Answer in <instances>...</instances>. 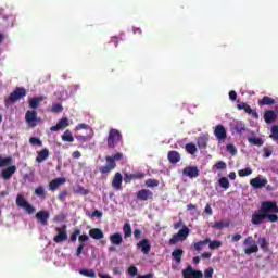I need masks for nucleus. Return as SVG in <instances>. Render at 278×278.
Returning a JSON list of instances; mask_svg holds the SVG:
<instances>
[{
	"label": "nucleus",
	"mask_w": 278,
	"mask_h": 278,
	"mask_svg": "<svg viewBox=\"0 0 278 278\" xmlns=\"http://www.w3.org/2000/svg\"><path fill=\"white\" fill-rule=\"evenodd\" d=\"M29 143L33 144V146L37 144V147H42V141L37 137H30L29 138Z\"/></svg>",
	"instance_id": "5fc2aeb1"
},
{
	"label": "nucleus",
	"mask_w": 278,
	"mask_h": 278,
	"mask_svg": "<svg viewBox=\"0 0 278 278\" xmlns=\"http://www.w3.org/2000/svg\"><path fill=\"white\" fill-rule=\"evenodd\" d=\"M257 244L260 245L264 253H268V251H270V243L265 237H260L257 239Z\"/></svg>",
	"instance_id": "b1692460"
},
{
	"label": "nucleus",
	"mask_w": 278,
	"mask_h": 278,
	"mask_svg": "<svg viewBox=\"0 0 278 278\" xmlns=\"http://www.w3.org/2000/svg\"><path fill=\"white\" fill-rule=\"evenodd\" d=\"M66 197H68V191L64 189L58 194V200L64 202L66 201Z\"/></svg>",
	"instance_id": "864d4df0"
},
{
	"label": "nucleus",
	"mask_w": 278,
	"mask_h": 278,
	"mask_svg": "<svg viewBox=\"0 0 278 278\" xmlns=\"http://www.w3.org/2000/svg\"><path fill=\"white\" fill-rule=\"evenodd\" d=\"M128 274L130 275V277H136V275H138V267L137 266L128 267Z\"/></svg>",
	"instance_id": "052dcab7"
},
{
	"label": "nucleus",
	"mask_w": 278,
	"mask_h": 278,
	"mask_svg": "<svg viewBox=\"0 0 278 278\" xmlns=\"http://www.w3.org/2000/svg\"><path fill=\"white\" fill-rule=\"evenodd\" d=\"M45 99L42 97H37V98H33L29 101V108H31L33 110H36L38 108V105H40V103H42Z\"/></svg>",
	"instance_id": "7c9ffc66"
},
{
	"label": "nucleus",
	"mask_w": 278,
	"mask_h": 278,
	"mask_svg": "<svg viewBox=\"0 0 278 278\" xmlns=\"http://www.w3.org/2000/svg\"><path fill=\"white\" fill-rule=\"evenodd\" d=\"M28 202L27 200H25V197H23V194H17L16 197V205L18 207H23L24 205H26Z\"/></svg>",
	"instance_id": "c03bdc74"
},
{
	"label": "nucleus",
	"mask_w": 278,
	"mask_h": 278,
	"mask_svg": "<svg viewBox=\"0 0 278 278\" xmlns=\"http://www.w3.org/2000/svg\"><path fill=\"white\" fill-rule=\"evenodd\" d=\"M25 121L30 127H36V121H38V112L27 111L25 114Z\"/></svg>",
	"instance_id": "ddd939ff"
},
{
	"label": "nucleus",
	"mask_w": 278,
	"mask_h": 278,
	"mask_svg": "<svg viewBox=\"0 0 278 278\" xmlns=\"http://www.w3.org/2000/svg\"><path fill=\"white\" fill-rule=\"evenodd\" d=\"M80 235H81V230L75 229L70 237L71 242H77V236H80Z\"/></svg>",
	"instance_id": "6e6d98bb"
},
{
	"label": "nucleus",
	"mask_w": 278,
	"mask_h": 278,
	"mask_svg": "<svg viewBox=\"0 0 278 278\" xmlns=\"http://www.w3.org/2000/svg\"><path fill=\"white\" fill-rule=\"evenodd\" d=\"M118 142H123V135L121 134V131H118V129L112 128L109 131V136L106 138V144L109 149H114V147H116Z\"/></svg>",
	"instance_id": "f03ea898"
},
{
	"label": "nucleus",
	"mask_w": 278,
	"mask_h": 278,
	"mask_svg": "<svg viewBox=\"0 0 278 278\" xmlns=\"http://www.w3.org/2000/svg\"><path fill=\"white\" fill-rule=\"evenodd\" d=\"M226 151H228V153L232 155H238V149L236 148V146H233V143H228L226 146Z\"/></svg>",
	"instance_id": "8fccbe9b"
},
{
	"label": "nucleus",
	"mask_w": 278,
	"mask_h": 278,
	"mask_svg": "<svg viewBox=\"0 0 278 278\" xmlns=\"http://www.w3.org/2000/svg\"><path fill=\"white\" fill-rule=\"evenodd\" d=\"M51 112H54L55 114H60V112H64V106H62L61 103H54L52 104Z\"/></svg>",
	"instance_id": "de8ad7c7"
},
{
	"label": "nucleus",
	"mask_w": 278,
	"mask_h": 278,
	"mask_svg": "<svg viewBox=\"0 0 278 278\" xmlns=\"http://www.w3.org/2000/svg\"><path fill=\"white\" fill-rule=\"evenodd\" d=\"M167 160L170 162V164H177V163L181 162V154H179L175 150H172L167 154Z\"/></svg>",
	"instance_id": "5701e85b"
},
{
	"label": "nucleus",
	"mask_w": 278,
	"mask_h": 278,
	"mask_svg": "<svg viewBox=\"0 0 278 278\" xmlns=\"http://www.w3.org/2000/svg\"><path fill=\"white\" fill-rule=\"evenodd\" d=\"M271 140H274L275 142L278 141V126L274 125L271 127V135H270Z\"/></svg>",
	"instance_id": "3c124183"
},
{
	"label": "nucleus",
	"mask_w": 278,
	"mask_h": 278,
	"mask_svg": "<svg viewBox=\"0 0 278 278\" xmlns=\"http://www.w3.org/2000/svg\"><path fill=\"white\" fill-rule=\"evenodd\" d=\"M49 159V149L43 148L41 151L37 152L36 162L37 164H42L46 160Z\"/></svg>",
	"instance_id": "412c9836"
},
{
	"label": "nucleus",
	"mask_w": 278,
	"mask_h": 278,
	"mask_svg": "<svg viewBox=\"0 0 278 278\" xmlns=\"http://www.w3.org/2000/svg\"><path fill=\"white\" fill-rule=\"evenodd\" d=\"M88 240H90V237H88V235H80L78 237V242L80 243L88 242Z\"/></svg>",
	"instance_id": "69168bd1"
},
{
	"label": "nucleus",
	"mask_w": 278,
	"mask_h": 278,
	"mask_svg": "<svg viewBox=\"0 0 278 278\" xmlns=\"http://www.w3.org/2000/svg\"><path fill=\"white\" fill-rule=\"evenodd\" d=\"M215 168H217V170H225V168H227V163H225V161H219L215 164Z\"/></svg>",
	"instance_id": "bf43d9fd"
},
{
	"label": "nucleus",
	"mask_w": 278,
	"mask_h": 278,
	"mask_svg": "<svg viewBox=\"0 0 278 278\" xmlns=\"http://www.w3.org/2000/svg\"><path fill=\"white\" fill-rule=\"evenodd\" d=\"M79 274L83 275L84 277H97V273H94L93 269H80Z\"/></svg>",
	"instance_id": "4c0bfd02"
},
{
	"label": "nucleus",
	"mask_w": 278,
	"mask_h": 278,
	"mask_svg": "<svg viewBox=\"0 0 278 278\" xmlns=\"http://www.w3.org/2000/svg\"><path fill=\"white\" fill-rule=\"evenodd\" d=\"M205 214H207V216H212V214H214V211L212 210V205L206 204L205 208H204Z\"/></svg>",
	"instance_id": "0e129e2a"
},
{
	"label": "nucleus",
	"mask_w": 278,
	"mask_h": 278,
	"mask_svg": "<svg viewBox=\"0 0 278 278\" xmlns=\"http://www.w3.org/2000/svg\"><path fill=\"white\" fill-rule=\"evenodd\" d=\"M243 244H244V247H248L244 249L245 255H251V254L257 253V251H260V247L257 245V243L253 240V238L251 236L247 237L243 240Z\"/></svg>",
	"instance_id": "20e7f679"
},
{
	"label": "nucleus",
	"mask_w": 278,
	"mask_h": 278,
	"mask_svg": "<svg viewBox=\"0 0 278 278\" xmlns=\"http://www.w3.org/2000/svg\"><path fill=\"white\" fill-rule=\"evenodd\" d=\"M124 238H131V224L125 223L123 226Z\"/></svg>",
	"instance_id": "72a5a7b5"
},
{
	"label": "nucleus",
	"mask_w": 278,
	"mask_h": 278,
	"mask_svg": "<svg viewBox=\"0 0 278 278\" xmlns=\"http://www.w3.org/2000/svg\"><path fill=\"white\" fill-rule=\"evenodd\" d=\"M207 142H210V135H201L197 139V146L200 149H207Z\"/></svg>",
	"instance_id": "aec40b11"
},
{
	"label": "nucleus",
	"mask_w": 278,
	"mask_h": 278,
	"mask_svg": "<svg viewBox=\"0 0 278 278\" xmlns=\"http://www.w3.org/2000/svg\"><path fill=\"white\" fill-rule=\"evenodd\" d=\"M172 257L176 264H181V257H184V250L181 248H177L172 252Z\"/></svg>",
	"instance_id": "bb28decb"
},
{
	"label": "nucleus",
	"mask_w": 278,
	"mask_h": 278,
	"mask_svg": "<svg viewBox=\"0 0 278 278\" xmlns=\"http://www.w3.org/2000/svg\"><path fill=\"white\" fill-rule=\"evenodd\" d=\"M35 216L37 218V222L40 223V225H42L43 227H47V225H49V211L41 210L37 212Z\"/></svg>",
	"instance_id": "9d476101"
},
{
	"label": "nucleus",
	"mask_w": 278,
	"mask_h": 278,
	"mask_svg": "<svg viewBox=\"0 0 278 278\" xmlns=\"http://www.w3.org/2000/svg\"><path fill=\"white\" fill-rule=\"evenodd\" d=\"M105 160H106V165L99 167V173H101L102 175H108L112 173L114 168H116V162H114L112 156H106Z\"/></svg>",
	"instance_id": "423d86ee"
},
{
	"label": "nucleus",
	"mask_w": 278,
	"mask_h": 278,
	"mask_svg": "<svg viewBox=\"0 0 278 278\" xmlns=\"http://www.w3.org/2000/svg\"><path fill=\"white\" fill-rule=\"evenodd\" d=\"M68 125V118L63 117L56 123V125L50 127V131H60V129H65Z\"/></svg>",
	"instance_id": "dca6fc26"
},
{
	"label": "nucleus",
	"mask_w": 278,
	"mask_h": 278,
	"mask_svg": "<svg viewBox=\"0 0 278 278\" xmlns=\"http://www.w3.org/2000/svg\"><path fill=\"white\" fill-rule=\"evenodd\" d=\"M146 186L148 188H157L160 186V181L157 179H147Z\"/></svg>",
	"instance_id": "a18cd8bd"
},
{
	"label": "nucleus",
	"mask_w": 278,
	"mask_h": 278,
	"mask_svg": "<svg viewBox=\"0 0 278 278\" xmlns=\"http://www.w3.org/2000/svg\"><path fill=\"white\" fill-rule=\"evenodd\" d=\"M223 247V242L220 240H213L208 242V248L214 251L216 249H220Z\"/></svg>",
	"instance_id": "58836bf2"
},
{
	"label": "nucleus",
	"mask_w": 278,
	"mask_h": 278,
	"mask_svg": "<svg viewBox=\"0 0 278 278\" xmlns=\"http://www.w3.org/2000/svg\"><path fill=\"white\" fill-rule=\"evenodd\" d=\"M24 97H27V90L23 87H16L4 101L5 103H16V101H21Z\"/></svg>",
	"instance_id": "7ed1b4c3"
},
{
	"label": "nucleus",
	"mask_w": 278,
	"mask_h": 278,
	"mask_svg": "<svg viewBox=\"0 0 278 278\" xmlns=\"http://www.w3.org/2000/svg\"><path fill=\"white\" fill-rule=\"evenodd\" d=\"M225 227H229L228 222L219 220V222H215L214 225H213L214 229H225Z\"/></svg>",
	"instance_id": "37998d69"
},
{
	"label": "nucleus",
	"mask_w": 278,
	"mask_h": 278,
	"mask_svg": "<svg viewBox=\"0 0 278 278\" xmlns=\"http://www.w3.org/2000/svg\"><path fill=\"white\" fill-rule=\"evenodd\" d=\"M258 105H260V108H262L264 105H275V99H273L268 96H264L261 100H258Z\"/></svg>",
	"instance_id": "cd10ccee"
},
{
	"label": "nucleus",
	"mask_w": 278,
	"mask_h": 278,
	"mask_svg": "<svg viewBox=\"0 0 278 278\" xmlns=\"http://www.w3.org/2000/svg\"><path fill=\"white\" fill-rule=\"evenodd\" d=\"M218 184H219L220 188H224V190H228L229 179H227V177L219 178Z\"/></svg>",
	"instance_id": "49530a36"
},
{
	"label": "nucleus",
	"mask_w": 278,
	"mask_h": 278,
	"mask_svg": "<svg viewBox=\"0 0 278 278\" xmlns=\"http://www.w3.org/2000/svg\"><path fill=\"white\" fill-rule=\"evenodd\" d=\"M136 278H153V274L152 273H149V274H146V275H139L137 276Z\"/></svg>",
	"instance_id": "774afa93"
},
{
	"label": "nucleus",
	"mask_w": 278,
	"mask_h": 278,
	"mask_svg": "<svg viewBox=\"0 0 278 278\" xmlns=\"http://www.w3.org/2000/svg\"><path fill=\"white\" fill-rule=\"evenodd\" d=\"M239 177H249V175H253V169L251 167H245L238 172Z\"/></svg>",
	"instance_id": "79ce46f5"
},
{
	"label": "nucleus",
	"mask_w": 278,
	"mask_h": 278,
	"mask_svg": "<svg viewBox=\"0 0 278 278\" xmlns=\"http://www.w3.org/2000/svg\"><path fill=\"white\" fill-rule=\"evenodd\" d=\"M66 184V178H54L52 181L49 182V188L52 192H55L59 186H64Z\"/></svg>",
	"instance_id": "4be33fe9"
},
{
	"label": "nucleus",
	"mask_w": 278,
	"mask_h": 278,
	"mask_svg": "<svg viewBox=\"0 0 278 278\" xmlns=\"http://www.w3.org/2000/svg\"><path fill=\"white\" fill-rule=\"evenodd\" d=\"M112 186L115 190H123V175H121V173H115Z\"/></svg>",
	"instance_id": "2eb2a0df"
},
{
	"label": "nucleus",
	"mask_w": 278,
	"mask_h": 278,
	"mask_svg": "<svg viewBox=\"0 0 278 278\" xmlns=\"http://www.w3.org/2000/svg\"><path fill=\"white\" fill-rule=\"evenodd\" d=\"M34 194H36V197H38L39 199H45V194H46V192H45V187H42V186H38L36 189H35V191H34Z\"/></svg>",
	"instance_id": "ea45409f"
},
{
	"label": "nucleus",
	"mask_w": 278,
	"mask_h": 278,
	"mask_svg": "<svg viewBox=\"0 0 278 278\" xmlns=\"http://www.w3.org/2000/svg\"><path fill=\"white\" fill-rule=\"evenodd\" d=\"M238 110H244L245 114H251L252 109L251 105L247 104L245 102H241L237 104Z\"/></svg>",
	"instance_id": "e433bc0d"
},
{
	"label": "nucleus",
	"mask_w": 278,
	"mask_h": 278,
	"mask_svg": "<svg viewBox=\"0 0 278 278\" xmlns=\"http://www.w3.org/2000/svg\"><path fill=\"white\" fill-rule=\"evenodd\" d=\"M277 118V114H275V111L268 110L264 113V121L265 123H273Z\"/></svg>",
	"instance_id": "c85d7f7f"
},
{
	"label": "nucleus",
	"mask_w": 278,
	"mask_h": 278,
	"mask_svg": "<svg viewBox=\"0 0 278 278\" xmlns=\"http://www.w3.org/2000/svg\"><path fill=\"white\" fill-rule=\"evenodd\" d=\"M242 240V235L236 233L231 236V242H240Z\"/></svg>",
	"instance_id": "e2e57ef3"
},
{
	"label": "nucleus",
	"mask_w": 278,
	"mask_h": 278,
	"mask_svg": "<svg viewBox=\"0 0 278 278\" xmlns=\"http://www.w3.org/2000/svg\"><path fill=\"white\" fill-rule=\"evenodd\" d=\"M111 157L113 159V162H118V161L123 160V153L117 152L116 154H114Z\"/></svg>",
	"instance_id": "338daca9"
},
{
	"label": "nucleus",
	"mask_w": 278,
	"mask_h": 278,
	"mask_svg": "<svg viewBox=\"0 0 278 278\" xmlns=\"http://www.w3.org/2000/svg\"><path fill=\"white\" fill-rule=\"evenodd\" d=\"M177 235L184 240H186V238H188V236H190V229L187 226H184L178 232Z\"/></svg>",
	"instance_id": "c9c22d12"
},
{
	"label": "nucleus",
	"mask_w": 278,
	"mask_h": 278,
	"mask_svg": "<svg viewBox=\"0 0 278 278\" xmlns=\"http://www.w3.org/2000/svg\"><path fill=\"white\" fill-rule=\"evenodd\" d=\"M61 138L63 142H75V138L73 137V132H71V130H65Z\"/></svg>",
	"instance_id": "473e14b6"
},
{
	"label": "nucleus",
	"mask_w": 278,
	"mask_h": 278,
	"mask_svg": "<svg viewBox=\"0 0 278 278\" xmlns=\"http://www.w3.org/2000/svg\"><path fill=\"white\" fill-rule=\"evenodd\" d=\"M56 236L53 238V241L56 242V244H60V242H64L68 240V233L66 232V225H63L62 227L55 228Z\"/></svg>",
	"instance_id": "39448f33"
},
{
	"label": "nucleus",
	"mask_w": 278,
	"mask_h": 278,
	"mask_svg": "<svg viewBox=\"0 0 278 278\" xmlns=\"http://www.w3.org/2000/svg\"><path fill=\"white\" fill-rule=\"evenodd\" d=\"M137 249H141V253L143 255H149L151 253V243L149 242V239H142L137 243Z\"/></svg>",
	"instance_id": "4468645a"
},
{
	"label": "nucleus",
	"mask_w": 278,
	"mask_h": 278,
	"mask_svg": "<svg viewBox=\"0 0 278 278\" xmlns=\"http://www.w3.org/2000/svg\"><path fill=\"white\" fill-rule=\"evenodd\" d=\"M204 277L205 278H212L214 277V268L213 267H207L205 270H204Z\"/></svg>",
	"instance_id": "4d7b16f0"
},
{
	"label": "nucleus",
	"mask_w": 278,
	"mask_h": 278,
	"mask_svg": "<svg viewBox=\"0 0 278 278\" xmlns=\"http://www.w3.org/2000/svg\"><path fill=\"white\" fill-rule=\"evenodd\" d=\"M110 242L114 247H121V244H123V235H121L119 232L111 235Z\"/></svg>",
	"instance_id": "393cba45"
},
{
	"label": "nucleus",
	"mask_w": 278,
	"mask_h": 278,
	"mask_svg": "<svg viewBox=\"0 0 278 278\" xmlns=\"http://www.w3.org/2000/svg\"><path fill=\"white\" fill-rule=\"evenodd\" d=\"M134 179H144V173H136V174H125L124 181L125 184H131Z\"/></svg>",
	"instance_id": "a211bd4d"
},
{
	"label": "nucleus",
	"mask_w": 278,
	"mask_h": 278,
	"mask_svg": "<svg viewBox=\"0 0 278 278\" xmlns=\"http://www.w3.org/2000/svg\"><path fill=\"white\" fill-rule=\"evenodd\" d=\"M278 205L275 201H264L260 210L252 214V225H262L265 220L268 223H277L278 220Z\"/></svg>",
	"instance_id": "f257e3e1"
},
{
	"label": "nucleus",
	"mask_w": 278,
	"mask_h": 278,
	"mask_svg": "<svg viewBox=\"0 0 278 278\" xmlns=\"http://www.w3.org/2000/svg\"><path fill=\"white\" fill-rule=\"evenodd\" d=\"M233 131L238 134L239 136H242L247 131V124H244L242 121H238L232 125Z\"/></svg>",
	"instance_id": "6ab92c4d"
},
{
	"label": "nucleus",
	"mask_w": 278,
	"mask_h": 278,
	"mask_svg": "<svg viewBox=\"0 0 278 278\" xmlns=\"http://www.w3.org/2000/svg\"><path fill=\"white\" fill-rule=\"evenodd\" d=\"M138 201L153 200V192L149 189H141L136 194Z\"/></svg>",
	"instance_id": "f8f14e48"
},
{
	"label": "nucleus",
	"mask_w": 278,
	"mask_h": 278,
	"mask_svg": "<svg viewBox=\"0 0 278 278\" xmlns=\"http://www.w3.org/2000/svg\"><path fill=\"white\" fill-rule=\"evenodd\" d=\"M177 242H184V240L179 237L178 233L173 235V237L169 239L168 244L175 245Z\"/></svg>",
	"instance_id": "09e8293b"
},
{
	"label": "nucleus",
	"mask_w": 278,
	"mask_h": 278,
	"mask_svg": "<svg viewBox=\"0 0 278 278\" xmlns=\"http://www.w3.org/2000/svg\"><path fill=\"white\" fill-rule=\"evenodd\" d=\"M12 164V156L8 157H0V168H3L5 166H10Z\"/></svg>",
	"instance_id": "a19ab883"
},
{
	"label": "nucleus",
	"mask_w": 278,
	"mask_h": 278,
	"mask_svg": "<svg viewBox=\"0 0 278 278\" xmlns=\"http://www.w3.org/2000/svg\"><path fill=\"white\" fill-rule=\"evenodd\" d=\"M214 136L218 140V142H223V140H227V129L222 124L215 126Z\"/></svg>",
	"instance_id": "6e6552de"
},
{
	"label": "nucleus",
	"mask_w": 278,
	"mask_h": 278,
	"mask_svg": "<svg viewBox=\"0 0 278 278\" xmlns=\"http://www.w3.org/2000/svg\"><path fill=\"white\" fill-rule=\"evenodd\" d=\"M89 236L93 240H103V238H104L103 230H101L99 228L90 229L89 230Z\"/></svg>",
	"instance_id": "a878e982"
},
{
	"label": "nucleus",
	"mask_w": 278,
	"mask_h": 278,
	"mask_svg": "<svg viewBox=\"0 0 278 278\" xmlns=\"http://www.w3.org/2000/svg\"><path fill=\"white\" fill-rule=\"evenodd\" d=\"M182 175L190 179H197L199 177V168L197 166H187L182 169Z\"/></svg>",
	"instance_id": "9b49d317"
},
{
	"label": "nucleus",
	"mask_w": 278,
	"mask_h": 278,
	"mask_svg": "<svg viewBox=\"0 0 278 278\" xmlns=\"http://www.w3.org/2000/svg\"><path fill=\"white\" fill-rule=\"evenodd\" d=\"M134 238H135V240H140V238H142V230L135 229L134 230Z\"/></svg>",
	"instance_id": "680f3d73"
},
{
	"label": "nucleus",
	"mask_w": 278,
	"mask_h": 278,
	"mask_svg": "<svg viewBox=\"0 0 278 278\" xmlns=\"http://www.w3.org/2000/svg\"><path fill=\"white\" fill-rule=\"evenodd\" d=\"M207 244H210V238H206V239H204V240H202V241L195 242V243L193 244V249H194V251H203V248H204L205 245H207Z\"/></svg>",
	"instance_id": "c756f323"
},
{
	"label": "nucleus",
	"mask_w": 278,
	"mask_h": 278,
	"mask_svg": "<svg viewBox=\"0 0 278 278\" xmlns=\"http://www.w3.org/2000/svg\"><path fill=\"white\" fill-rule=\"evenodd\" d=\"M14 173H16V167L15 165L9 166L7 167L4 170H2L1 176L2 179H4L5 181L12 179V175H14Z\"/></svg>",
	"instance_id": "f3484780"
},
{
	"label": "nucleus",
	"mask_w": 278,
	"mask_h": 278,
	"mask_svg": "<svg viewBox=\"0 0 278 278\" xmlns=\"http://www.w3.org/2000/svg\"><path fill=\"white\" fill-rule=\"evenodd\" d=\"M268 185V179L262 177H255L250 180V186L255 190H260V188H266Z\"/></svg>",
	"instance_id": "1a4fd4ad"
},
{
	"label": "nucleus",
	"mask_w": 278,
	"mask_h": 278,
	"mask_svg": "<svg viewBox=\"0 0 278 278\" xmlns=\"http://www.w3.org/2000/svg\"><path fill=\"white\" fill-rule=\"evenodd\" d=\"M184 278H203V271L197 270L192 268V266H188L182 270Z\"/></svg>",
	"instance_id": "0eeeda50"
},
{
	"label": "nucleus",
	"mask_w": 278,
	"mask_h": 278,
	"mask_svg": "<svg viewBox=\"0 0 278 278\" xmlns=\"http://www.w3.org/2000/svg\"><path fill=\"white\" fill-rule=\"evenodd\" d=\"M23 208L27 212V214H34L36 212V208L29 204V202L25 204Z\"/></svg>",
	"instance_id": "13d9d810"
},
{
	"label": "nucleus",
	"mask_w": 278,
	"mask_h": 278,
	"mask_svg": "<svg viewBox=\"0 0 278 278\" xmlns=\"http://www.w3.org/2000/svg\"><path fill=\"white\" fill-rule=\"evenodd\" d=\"M185 151H187V153H189V155H194V153H197L198 149L194 143L190 142L185 146Z\"/></svg>",
	"instance_id": "f704fd0d"
},
{
	"label": "nucleus",
	"mask_w": 278,
	"mask_h": 278,
	"mask_svg": "<svg viewBox=\"0 0 278 278\" xmlns=\"http://www.w3.org/2000/svg\"><path fill=\"white\" fill-rule=\"evenodd\" d=\"M75 193L76 194H81L83 197H86L88 194H90V190L84 188V187H78L76 190H75Z\"/></svg>",
	"instance_id": "603ef678"
},
{
	"label": "nucleus",
	"mask_w": 278,
	"mask_h": 278,
	"mask_svg": "<svg viewBox=\"0 0 278 278\" xmlns=\"http://www.w3.org/2000/svg\"><path fill=\"white\" fill-rule=\"evenodd\" d=\"M248 142L250 144H253L254 147H262L264 144V140H262V138L258 137H249Z\"/></svg>",
	"instance_id": "2f4dec72"
}]
</instances>
